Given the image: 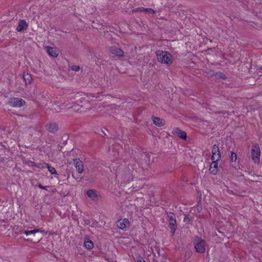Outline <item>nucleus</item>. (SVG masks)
Returning a JSON list of instances; mask_svg holds the SVG:
<instances>
[{"instance_id":"nucleus-1","label":"nucleus","mask_w":262,"mask_h":262,"mask_svg":"<svg viewBox=\"0 0 262 262\" xmlns=\"http://www.w3.org/2000/svg\"><path fill=\"white\" fill-rule=\"evenodd\" d=\"M85 101V98L83 97L82 94L79 93L73 94L67 96L63 102H61V105L55 103L53 104L51 106V110L55 112H59L66 107L72 105L69 107L68 108H71L75 111H78L80 107H83V105H80V103Z\"/></svg>"},{"instance_id":"nucleus-2","label":"nucleus","mask_w":262,"mask_h":262,"mask_svg":"<svg viewBox=\"0 0 262 262\" xmlns=\"http://www.w3.org/2000/svg\"><path fill=\"white\" fill-rule=\"evenodd\" d=\"M156 54L159 62L167 65L172 63V56L168 52L158 50L156 52Z\"/></svg>"},{"instance_id":"nucleus-3","label":"nucleus","mask_w":262,"mask_h":262,"mask_svg":"<svg viewBox=\"0 0 262 262\" xmlns=\"http://www.w3.org/2000/svg\"><path fill=\"white\" fill-rule=\"evenodd\" d=\"M194 247L197 252L203 253L206 249V242L202 238L196 237L194 241Z\"/></svg>"},{"instance_id":"nucleus-4","label":"nucleus","mask_w":262,"mask_h":262,"mask_svg":"<svg viewBox=\"0 0 262 262\" xmlns=\"http://www.w3.org/2000/svg\"><path fill=\"white\" fill-rule=\"evenodd\" d=\"M7 103L12 107H20L25 105V101L19 98L12 97L9 98Z\"/></svg>"},{"instance_id":"nucleus-5","label":"nucleus","mask_w":262,"mask_h":262,"mask_svg":"<svg viewBox=\"0 0 262 262\" xmlns=\"http://www.w3.org/2000/svg\"><path fill=\"white\" fill-rule=\"evenodd\" d=\"M260 151L258 145L255 144L252 146L251 149L252 159L254 163H258L259 162Z\"/></svg>"},{"instance_id":"nucleus-6","label":"nucleus","mask_w":262,"mask_h":262,"mask_svg":"<svg viewBox=\"0 0 262 262\" xmlns=\"http://www.w3.org/2000/svg\"><path fill=\"white\" fill-rule=\"evenodd\" d=\"M14 230L15 231V233L17 234H21L24 233L27 236L29 235H34L36 233L40 232V230L38 229L30 230V231H24L22 230L21 229H19V227L18 226H16L14 228Z\"/></svg>"},{"instance_id":"nucleus-7","label":"nucleus","mask_w":262,"mask_h":262,"mask_svg":"<svg viewBox=\"0 0 262 262\" xmlns=\"http://www.w3.org/2000/svg\"><path fill=\"white\" fill-rule=\"evenodd\" d=\"M129 225V222L126 219H120L117 222V226L122 230H126V229L128 227Z\"/></svg>"},{"instance_id":"nucleus-8","label":"nucleus","mask_w":262,"mask_h":262,"mask_svg":"<svg viewBox=\"0 0 262 262\" xmlns=\"http://www.w3.org/2000/svg\"><path fill=\"white\" fill-rule=\"evenodd\" d=\"M172 133L173 135L178 136L183 140H186L187 138L186 133L180 129L179 128H174L172 130Z\"/></svg>"},{"instance_id":"nucleus-9","label":"nucleus","mask_w":262,"mask_h":262,"mask_svg":"<svg viewBox=\"0 0 262 262\" xmlns=\"http://www.w3.org/2000/svg\"><path fill=\"white\" fill-rule=\"evenodd\" d=\"M75 167L79 173H81L83 171V164L82 161L79 159L74 160Z\"/></svg>"},{"instance_id":"nucleus-10","label":"nucleus","mask_w":262,"mask_h":262,"mask_svg":"<svg viewBox=\"0 0 262 262\" xmlns=\"http://www.w3.org/2000/svg\"><path fill=\"white\" fill-rule=\"evenodd\" d=\"M86 194L92 200H95L100 196L99 193L94 189L88 190L86 191Z\"/></svg>"},{"instance_id":"nucleus-11","label":"nucleus","mask_w":262,"mask_h":262,"mask_svg":"<svg viewBox=\"0 0 262 262\" xmlns=\"http://www.w3.org/2000/svg\"><path fill=\"white\" fill-rule=\"evenodd\" d=\"M46 128L47 130L51 132L54 133L58 130V127L56 123H49L47 124Z\"/></svg>"},{"instance_id":"nucleus-12","label":"nucleus","mask_w":262,"mask_h":262,"mask_svg":"<svg viewBox=\"0 0 262 262\" xmlns=\"http://www.w3.org/2000/svg\"><path fill=\"white\" fill-rule=\"evenodd\" d=\"M110 51L113 54L118 56L122 57L124 55V52L120 48L116 47H111L110 49Z\"/></svg>"},{"instance_id":"nucleus-13","label":"nucleus","mask_w":262,"mask_h":262,"mask_svg":"<svg viewBox=\"0 0 262 262\" xmlns=\"http://www.w3.org/2000/svg\"><path fill=\"white\" fill-rule=\"evenodd\" d=\"M28 24L25 20H21L19 21L18 25L16 29L18 32H21L23 30H25L28 28Z\"/></svg>"},{"instance_id":"nucleus-14","label":"nucleus","mask_w":262,"mask_h":262,"mask_svg":"<svg viewBox=\"0 0 262 262\" xmlns=\"http://www.w3.org/2000/svg\"><path fill=\"white\" fill-rule=\"evenodd\" d=\"M218 163L214 161H212V163L209 167V171L212 174H215L217 172Z\"/></svg>"},{"instance_id":"nucleus-15","label":"nucleus","mask_w":262,"mask_h":262,"mask_svg":"<svg viewBox=\"0 0 262 262\" xmlns=\"http://www.w3.org/2000/svg\"><path fill=\"white\" fill-rule=\"evenodd\" d=\"M169 227L170 229V231L172 234V235H173L177 229V225L176 220L174 221H169Z\"/></svg>"},{"instance_id":"nucleus-16","label":"nucleus","mask_w":262,"mask_h":262,"mask_svg":"<svg viewBox=\"0 0 262 262\" xmlns=\"http://www.w3.org/2000/svg\"><path fill=\"white\" fill-rule=\"evenodd\" d=\"M152 121L154 124L158 126H162L165 124L164 121L159 117H153Z\"/></svg>"},{"instance_id":"nucleus-17","label":"nucleus","mask_w":262,"mask_h":262,"mask_svg":"<svg viewBox=\"0 0 262 262\" xmlns=\"http://www.w3.org/2000/svg\"><path fill=\"white\" fill-rule=\"evenodd\" d=\"M136 12H145L148 13L154 14L155 13V11L151 8H145L143 7L137 8Z\"/></svg>"},{"instance_id":"nucleus-18","label":"nucleus","mask_w":262,"mask_h":262,"mask_svg":"<svg viewBox=\"0 0 262 262\" xmlns=\"http://www.w3.org/2000/svg\"><path fill=\"white\" fill-rule=\"evenodd\" d=\"M47 52L50 56L52 57H57L58 56L56 49L51 47H47Z\"/></svg>"},{"instance_id":"nucleus-19","label":"nucleus","mask_w":262,"mask_h":262,"mask_svg":"<svg viewBox=\"0 0 262 262\" xmlns=\"http://www.w3.org/2000/svg\"><path fill=\"white\" fill-rule=\"evenodd\" d=\"M23 79L26 84H30L32 81V77L30 74H25L23 75Z\"/></svg>"},{"instance_id":"nucleus-20","label":"nucleus","mask_w":262,"mask_h":262,"mask_svg":"<svg viewBox=\"0 0 262 262\" xmlns=\"http://www.w3.org/2000/svg\"><path fill=\"white\" fill-rule=\"evenodd\" d=\"M84 245L88 249H91L94 246L93 242L89 239L84 241Z\"/></svg>"},{"instance_id":"nucleus-21","label":"nucleus","mask_w":262,"mask_h":262,"mask_svg":"<svg viewBox=\"0 0 262 262\" xmlns=\"http://www.w3.org/2000/svg\"><path fill=\"white\" fill-rule=\"evenodd\" d=\"M221 153H217V154L212 155L211 157L212 161H214L215 162H217L221 159Z\"/></svg>"},{"instance_id":"nucleus-22","label":"nucleus","mask_w":262,"mask_h":262,"mask_svg":"<svg viewBox=\"0 0 262 262\" xmlns=\"http://www.w3.org/2000/svg\"><path fill=\"white\" fill-rule=\"evenodd\" d=\"M211 152H212V155L217 154V153L218 154L220 153L219 147L217 146H216V145H214L212 146Z\"/></svg>"},{"instance_id":"nucleus-23","label":"nucleus","mask_w":262,"mask_h":262,"mask_svg":"<svg viewBox=\"0 0 262 262\" xmlns=\"http://www.w3.org/2000/svg\"><path fill=\"white\" fill-rule=\"evenodd\" d=\"M168 222L171 221H174L176 220V216L172 212H169L168 213Z\"/></svg>"},{"instance_id":"nucleus-24","label":"nucleus","mask_w":262,"mask_h":262,"mask_svg":"<svg viewBox=\"0 0 262 262\" xmlns=\"http://www.w3.org/2000/svg\"><path fill=\"white\" fill-rule=\"evenodd\" d=\"M47 167H48L49 171L51 172V174L56 173V170L55 168L51 167L49 164H47Z\"/></svg>"},{"instance_id":"nucleus-25","label":"nucleus","mask_w":262,"mask_h":262,"mask_svg":"<svg viewBox=\"0 0 262 262\" xmlns=\"http://www.w3.org/2000/svg\"><path fill=\"white\" fill-rule=\"evenodd\" d=\"M215 76L217 78L222 79H226V76L224 74L221 72L216 73L215 74Z\"/></svg>"},{"instance_id":"nucleus-26","label":"nucleus","mask_w":262,"mask_h":262,"mask_svg":"<svg viewBox=\"0 0 262 262\" xmlns=\"http://www.w3.org/2000/svg\"><path fill=\"white\" fill-rule=\"evenodd\" d=\"M230 159L232 162H235L237 159L236 154L234 152L231 151Z\"/></svg>"},{"instance_id":"nucleus-27","label":"nucleus","mask_w":262,"mask_h":262,"mask_svg":"<svg viewBox=\"0 0 262 262\" xmlns=\"http://www.w3.org/2000/svg\"><path fill=\"white\" fill-rule=\"evenodd\" d=\"M136 261L137 262H146L144 258L140 256H138L136 257Z\"/></svg>"},{"instance_id":"nucleus-28","label":"nucleus","mask_w":262,"mask_h":262,"mask_svg":"<svg viewBox=\"0 0 262 262\" xmlns=\"http://www.w3.org/2000/svg\"><path fill=\"white\" fill-rule=\"evenodd\" d=\"M71 69L73 71H78L80 69V68L79 66L74 65L72 66Z\"/></svg>"},{"instance_id":"nucleus-29","label":"nucleus","mask_w":262,"mask_h":262,"mask_svg":"<svg viewBox=\"0 0 262 262\" xmlns=\"http://www.w3.org/2000/svg\"><path fill=\"white\" fill-rule=\"evenodd\" d=\"M184 222L186 224H188L190 222V219L188 215H186L184 219Z\"/></svg>"},{"instance_id":"nucleus-30","label":"nucleus","mask_w":262,"mask_h":262,"mask_svg":"<svg viewBox=\"0 0 262 262\" xmlns=\"http://www.w3.org/2000/svg\"><path fill=\"white\" fill-rule=\"evenodd\" d=\"M38 186L40 188V189H42V188H44V186H42L41 184H39Z\"/></svg>"},{"instance_id":"nucleus-31","label":"nucleus","mask_w":262,"mask_h":262,"mask_svg":"<svg viewBox=\"0 0 262 262\" xmlns=\"http://www.w3.org/2000/svg\"><path fill=\"white\" fill-rule=\"evenodd\" d=\"M84 108H86V109H90L91 108V106L89 104V105H88L86 106H85Z\"/></svg>"},{"instance_id":"nucleus-32","label":"nucleus","mask_w":262,"mask_h":262,"mask_svg":"<svg viewBox=\"0 0 262 262\" xmlns=\"http://www.w3.org/2000/svg\"><path fill=\"white\" fill-rule=\"evenodd\" d=\"M42 189L47 190V187L44 186V188H42Z\"/></svg>"}]
</instances>
